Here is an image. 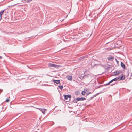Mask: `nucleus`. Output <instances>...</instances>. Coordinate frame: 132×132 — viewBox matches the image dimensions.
I'll use <instances>...</instances> for the list:
<instances>
[{"label": "nucleus", "instance_id": "obj_2", "mask_svg": "<svg viewBox=\"0 0 132 132\" xmlns=\"http://www.w3.org/2000/svg\"><path fill=\"white\" fill-rule=\"evenodd\" d=\"M117 77L119 78L118 80H123L125 78V76L123 74L121 76H119Z\"/></svg>", "mask_w": 132, "mask_h": 132}, {"label": "nucleus", "instance_id": "obj_7", "mask_svg": "<svg viewBox=\"0 0 132 132\" xmlns=\"http://www.w3.org/2000/svg\"><path fill=\"white\" fill-rule=\"evenodd\" d=\"M5 10H3L2 11L0 12V20H1V19H2V14L5 11Z\"/></svg>", "mask_w": 132, "mask_h": 132}, {"label": "nucleus", "instance_id": "obj_6", "mask_svg": "<svg viewBox=\"0 0 132 132\" xmlns=\"http://www.w3.org/2000/svg\"><path fill=\"white\" fill-rule=\"evenodd\" d=\"M77 100H78V101H83L85 100H86V98L84 97H77Z\"/></svg>", "mask_w": 132, "mask_h": 132}, {"label": "nucleus", "instance_id": "obj_22", "mask_svg": "<svg viewBox=\"0 0 132 132\" xmlns=\"http://www.w3.org/2000/svg\"><path fill=\"white\" fill-rule=\"evenodd\" d=\"M9 101V99H8V98H7V99L6 100H5V101L7 102H8Z\"/></svg>", "mask_w": 132, "mask_h": 132}, {"label": "nucleus", "instance_id": "obj_9", "mask_svg": "<svg viewBox=\"0 0 132 132\" xmlns=\"http://www.w3.org/2000/svg\"><path fill=\"white\" fill-rule=\"evenodd\" d=\"M69 80H72V77L71 76H68L66 77Z\"/></svg>", "mask_w": 132, "mask_h": 132}, {"label": "nucleus", "instance_id": "obj_28", "mask_svg": "<svg viewBox=\"0 0 132 132\" xmlns=\"http://www.w3.org/2000/svg\"><path fill=\"white\" fill-rule=\"evenodd\" d=\"M116 59V62H117V63H118L119 62V61H118L117 60V59Z\"/></svg>", "mask_w": 132, "mask_h": 132}, {"label": "nucleus", "instance_id": "obj_33", "mask_svg": "<svg viewBox=\"0 0 132 132\" xmlns=\"http://www.w3.org/2000/svg\"><path fill=\"white\" fill-rule=\"evenodd\" d=\"M101 86H98V88H99L100 87H101Z\"/></svg>", "mask_w": 132, "mask_h": 132}, {"label": "nucleus", "instance_id": "obj_3", "mask_svg": "<svg viewBox=\"0 0 132 132\" xmlns=\"http://www.w3.org/2000/svg\"><path fill=\"white\" fill-rule=\"evenodd\" d=\"M37 109H39L42 112V113L44 114L45 113V111L46 110V109L44 108H37Z\"/></svg>", "mask_w": 132, "mask_h": 132}, {"label": "nucleus", "instance_id": "obj_27", "mask_svg": "<svg viewBox=\"0 0 132 132\" xmlns=\"http://www.w3.org/2000/svg\"><path fill=\"white\" fill-rule=\"evenodd\" d=\"M94 98V97H93V96H92V97H91L90 98V100H91L93 98Z\"/></svg>", "mask_w": 132, "mask_h": 132}, {"label": "nucleus", "instance_id": "obj_13", "mask_svg": "<svg viewBox=\"0 0 132 132\" xmlns=\"http://www.w3.org/2000/svg\"><path fill=\"white\" fill-rule=\"evenodd\" d=\"M77 101H78V100H77L76 98L75 99L73 100L72 101V102L74 103H77Z\"/></svg>", "mask_w": 132, "mask_h": 132}, {"label": "nucleus", "instance_id": "obj_17", "mask_svg": "<svg viewBox=\"0 0 132 132\" xmlns=\"http://www.w3.org/2000/svg\"><path fill=\"white\" fill-rule=\"evenodd\" d=\"M85 57V56H83L79 58V60H82V59H84Z\"/></svg>", "mask_w": 132, "mask_h": 132}, {"label": "nucleus", "instance_id": "obj_29", "mask_svg": "<svg viewBox=\"0 0 132 132\" xmlns=\"http://www.w3.org/2000/svg\"><path fill=\"white\" fill-rule=\"evenodd\" d=\"M87 70H86L85 71H84L85 73L87 72Z\"/></svg>", "mask_w": 132, "mask_h": 132}, {"label": "nucleus", "instance_id": "obj_14", "mask_svg": "<svg viewBox=\"0 0 132 132\" xmlns=\"http://www.w3.org/2000/svg\"><path fill=\"white\" fill-rule=\"evenodd\" d=\"M119 78H118L117 77L116 78H114V79H113L112 80H113V81H117V80H118V79Z\"/></svg>", "mask_w": 132, "mask_h": 132}, {"label": "nucleus", "instance_id": "obj_10", "mask_svg": "<svg viewBox=\"0 0 132 132\" xmlns=\"http://www.w3.org/2000/svg\"><path fill=\"white\" fill-rule=\"evenodd\" d=\"M113 59L114 58L111 56H109L107 58V59L109 61L113 60Z\"/></svg>", "mask_w": 132, "mask_h": 132}, {"label": "nucleus", "instance_id": "obj_30", "mask_svg": "<svg viewBox=\"0 0 132 132\" xmlns=\"http://www.w3.org/2000/svg\"><path fill=\"white\" fill-rule=\"evenodd\" d=\"M0 90L1 91V92H2V91H3V90L2 89H0Z\"/></svg>", "mask_w": 132, "mask_h": 132}, {"label": "nucleus", "instance_id": "obj_26", "mask_svg": "<svg viewBox=\"0 0 132 132\" xmlns=\"http://www.w3.org/2000/svg\"><path fill=\"white\" fill-rule=\"evenodd\" d=\"M87 75H84L83 76V77H82V78H85V77H86V76H87Z\"/></svg>", "mask_w": 132, "mask_h": 132}, {"label": "nucleus", "instance_id": "obj_35", "mask_svg": "<svg viewBox=\"0 0 132 132\" xmlns=\"http://www.w3.org/2000/svg\"><path fill=\"white\" fill-rule=\"evenodd\" d=\"M111 85V86H112L113 85V84H112V85Z\"/></svg>", "mask_w": 132, "mask_h": 132}, {"label": "nucleus", "instance_id": "obj_11", "mask_svg": "<svg viewBox=\"0 0 132 132\" xmlns=\"http://www.w3.org/2000/svg\"><path fill=\"white\" fill-rule=\"evenodd\" d=\"M81 94L82 95H85V94H86V92H85V89H84V91H82L81 93Z\"/></svg>", "mask_w": 132, "mask_h": 132}, {"label": "nucleus", "instance_id": "obj_37", "mask_svg": "<svg viewBox=\"0 0 132 132\" xmlns=\"http://www.w3.org/2000/svg\"><path fill=\"white\" fill-rule=\"evenodd\" d=\"M104 89H103V90H104Z\"/></svg>", "mask_w": 132, "mask_h": 132}, {"label": "nucleus", "instance_id": "obj_19", "mask_svg": "<svg viewBox=\"0 0 132 132\" xmlns=\"http://www.w3.org/2000/svg\"><path fill=\"white\" fill-rule=\"evenodd\" d=\"M100 93H97L96 94H95L93 95V97H96L97 95H98V94Z\"/></svg>", "mask_w": 132, "mask_h": 132}, {"label": "nucleus", "instance_id": "obj_31", "mask_svg": "<svg viewBox=\"0 0 132 132\" xmlns=\"http://www.w3.org/2000/svg\"><path fill=\"white\" fill-rule=\"evenodd\" d=\"M2 57L1 56H0V59H2Z\"/></svg>", "mask_w": 132, "mask_h": 132}, {"label": "nucleus", "instance_id": "obj_8", "mask_svg": "<svg viewBox=\"0 0 132 132\" xmlns=\"http://www.w3.org/2000/svg\"><path fill=\"white\" fill-rule=\"evenodd\" d=\"M121 66L124 69L126 68V67L125 64L122 62H121Z\"/></svg>", "mask_w": 132, "mask_h": 132}, {"label": "nucleus", "instance_id": "obj_4", "mask_svg": "<svg viewBox=\"0 0 132 132\" xmlns=\"http://www.w3.org/2000/svg\"><path fill=\"white\" fill-rule=\"evenodd\" d=\"M57 66V65L54 64L52 63H49L48 64V66L50 67H53L56 68Z\"/></svg>", "mask_w": 132, "mask_h": 132}, {"label": "nucleus", "instance_id": "obj_5", "mask_svg": "<svg viewBox=\"0 0 132 132\" xmlns=\"http://www.w3.org/2000/svg\"><path fill=\"white\" fill-rule=\"evenodd\" d=\"M53 82L54 83H55L56 84H59L60 82V81L59 80H55V79H54L53 80Z\"/></svg>", "mask_w": 132, "mask_h": 132}, {"label": "nucleus", "instance_id": "obj_16", "mask_svg": "<svg viewBox=\"0 0 132 132\" xmlns=\"http://www.w3.org/2000/svg\"><path fill=\"white\" fill-rule=\"evenodd\" d=\"M109 84H110L108 82V83L106 84H104L103 85H100V86H106L107 85H108Z\"/></svg>", "mask_w": 132, "mask_h": 132}, {"label": "nucleus", "instance_id": "obj_18", "mask_svg": "<svg viewBox=\"0 0 132 132\" xmlns=\"http://www.w3.org/2000/svg\"><path fill=\"white\" fill-rule=\"evenodd\" d=\"M119 72L118 71H116V72H114V74H115V75H118L119 74Z\"/></svg>", "mask_w": 132, "mask_h": 132}, {"label": "nucleus", "instance_id": "obj_32", "mask_svg": "<svg viewBox=\"0 0 132 132\" xmlns=\"http://www.w3.org/2000/svg\"><path fill=\"white\" fill-rule=\"evenodd\" d=\"M87 90H88V89H86V90H85V91H86L87 92Z\"/></svg>", "mask_w": 132, "mask_h": 132}, {"label": "nucleus", "instance_id": "obj_21", "mask_svg": "<svg viewBox=\"0 0 132 132\" xmlns=\"http://www.w3.org/2000/svg\"><path fill=\"white\" fill-rule=\"evenodd\" d=\"M32 1V0H27L26 2H29Z\"/></svg>", "mask_w": 132, "mask_h": 132}, {"label": "nucleus", "instance_id": "obj_23", "mask_svg": "<svg viewBox=\"0 0 132 132\" xmlns=\"http://www.w3.org/2000/svg\"><path fill=\"white\" fill-rule=\"evenodd\" d=\"M113 82V80H112V79L111 81H110L109 82V84H110V83L112 82Z\"/></svg>", "mask_w": 132, "mask_h": 132}, {"label": "nucleus", "instance_id": "obj_20", "mask_svg": "<svg viewBox=\"0 0 132 132\" xmlns=\"http://www.w3.org/2000/svg\"><path fill=\"white\" fill-rule=\"evenodd\" d=\"M92 93L90 92H89L88 93H86V96H88L90 94H91Z\"/></svg>", "mask_w": 132, "mask_h": 132}, {"label": "nucleus", "instance_id": "obj_15", "mask_svg": "<svg viewBox=\"0 0 132 132\" xmlns=\"http://www.w3.org/2000/svg\"><path fill=\"white\" fill-rule=\"evenodd\" d=\"M58 87L60 88V89L61 90H62L63 88V86L59 85Z\"/></svg>", "mask_w": 132, "mask_h": 132}, {"label": "nucleus", "instance_id": "obj_36", "mask_svg": "<svg viewBox=\"0 0 132 132\" xmlns=\"http://www.w3.org/2000/svg\"><path fill=\"white\" fill-rule=\"evenodd\" d=\"M52 123H53V124H54V122H52Z\"/></svg>", "mask_w": 132, "mask_h": 132}, {"label": "nucleus", "instance_id": "obj_1", "mask_svg": "<svg viewBox=\"0 0 132 132\" xmlns=\"http://www.w3.org/2000/svg\"><path fill=\"white\" fill-rule=\"evenodd\" d=\"M63 96L64 97V99L65 100H67L68 99V98H69V100L68 101H69L70 100V98L71 97V95L70 94H68L67 95H64Z\"/></svg>", "mask_w": 132, "mask_h": 132}, {"label": "nucleus", "instance_id": "obj_12", "mask_svg": "<svg viewBox=\"0 0 132 132\" xmlns=\"http://www.w3.org/2000/svg\"><path fill=\"white\" fill-rule=\"evenodd\" d=\"M75 94L76 95H78L80 94V92L79 91H77L75 92Z\"/></svg>", "mask_w": 132, "mask_h": 132}, {"label": "nucleus", "instance_id": "obj_24", "mask_svg": "<svg viewBox=\"0 0 132 132\" xmlns=\"http://www.w3.org/2000/svg\"><path fill=\"white\" fill-rule=\"evenodd\" d=\"M113 82V80H112V79L111 81H110L109 82V84H110V83L112 82Z\"/></svg>", "mask_w": 132, "mask_h": 132}, {"label": "nucleus", "instance_id": "obj_25", "mask_svg": "<svg viewBox=\"0 0 132 132\" xmlns=\"http://www.w3.org/2000/svg\"><path fill=\"white\" fill-rule=\"evenodd\" d=\"M113 82V80H112V79L111 81H110L109 82V84H110V83L112 82Z\"/></svg>", "mask_w": 132, "mask_h": 132}, {"label": "nucleus", "instance_id": "obj_34", "mask_svg": "<svg viewBox=\"0 0 132 132\" xmlns=\"http://www.w3.org/2000/svg\"><path fill=\"white\" fill-rule=\"evenodd\" d=\"M4 54H5V55H6V54H5V53H4Z\"/></svg>", "mask_w": 132, "mask_h": 132}]
</instances>
